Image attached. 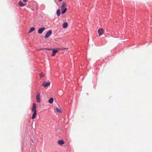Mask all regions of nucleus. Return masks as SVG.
<instances>
[{
    "label": "nucleus",
    "instance_id": "f257e3e1",
    "mask_svg": "<svg viewBox=\"0 0 152 152\" xmlns=\"http://www.w3.org/2000/svg\"><path fill=\"white\" fill-rule=\"evenodd\" d=\"M36 105L35 103H33L32 105V108L31 111L34 112L32 117V118L33 119L35 118L36 114L37 111L36 110Z\"/></svg>",
    "mask_w": 152,
    "mask_h": 152
},
{
    "label": "nucleus",
    "instance_id": "f03ea898",
    "mask_svg": "<svg viewBox=\"0 0 152 152\" xmlns=\"http://www.w3.org/2000/svg\"><path fill=\"white\" fill-rule=\"evenodd\" d=\"M52 33V31L51 30H49L48 31L45 35V38H48L51 35Z\"/></svg>",
    "mask_w": 152,
    "mask_h": 152
},
{
    "label": "nucleus",
    "instance_id": "7ed1b4c3",
    "mask_svg": "<svg viewBox=\"0 0 152 152\" xmlns=\"http://www.w3.org/2000/svg\"><path fill=\"white\" fill-rule=\"evenodd\" d=\"M52 53L51 54V56H54L56 53L58 52V49L57 48H53Z\"/></svg>",
    "mask_w": 152,
    "mask_h": 152
},
{
    "label": "nucleus",
    "instance_id": "20e7f679",
    "mask_svg": "<svg viewBox=\"0 0 152 152\" xmlns=\"http://www.w3.org/2000/svg\"><path fill=\"white\" fill-rule=\"evenodd\" d=\"M46 29L45 27H42L39 29L38 30V32L39 34H42L43 31Z\"/></svg>",
    "mask_w": 152,
    "mask_h": 152
},
{
    "label": "nucleus",
    "instance_id": "39448f33",
    "mask_svg": "<svg viewBox=\"0 0 152 152\" xmlns=\"http://www.w3.org/2000/svg\"><path fill=\"white\" fill-rule=\"evenodd\" d=\"M97 32L99 36H100L103 34L104 33V31L103 29L100 28L98 30Z\"/></svg>",
    "mask_w": 152,
    "mask_h": 152
},
{
    "label": "nucleus",
    "instance_id": "423d86ee",
    "mask_svg": "<svg viewBox=\"0 0 152 152\" xmlns=\"http://www.w3.org/2000/svg\"><path fill=\"white\" fill-rule=\"evenodd\" d=\"M50 82H46L45 81L42 83V85L44 87H45L49 86L50 84Z\"/></svg>",
    "mask_w": 152,
    "mask_h": 152
},
{
    "label": "nucleus",
    "instance_id": "0eeeda50",
    "mask_svg": "<svg viewBox=\"0 0 152 152\" xmlns=\"http://www.w3.org/2000/svg\"><path fill=\"white\" fill-rule=\"evenodd\" d=\"M36 99L37 101L38 102H40V94L39 93H38L37 94L36 96Z\"/></svg>",
    "mask_w": 152,
    "mask_h": 152
},
{
    "label": "nucleus",
    "instance_id": "6e6552de",
    "mask_svg": "<svg viewBox=\"0 0 152 152\" xmlns=\"http://www.w3.org/2000/svg\"><path fill=\"white\" fill-rule=\"evenodd\" d=\"M58 143L60 145H62L64 143V142L63 140H60L58 141Z\"/></svg>",
    "mask_w": 152,
    "mask_h": 152
},
{
    "label": "nucleus",
    "instance_id": "1a4fd4ad",
    "mask_svg": "<svg viewBox=\"0 0 152 152\" xmlns=\"http://www.w3.org/2000/svg\"><path fill=\"white\" fill-rule=\"evenodd\" d=\"M61 13L62 14H64L65 13L67 10L66 8H61Z\"/></svg>",
    "mask_w": 152,
    "mask_h": 152
},
{
    "label": "nucleus",
    "instance_id": "9d476101",
    "mask_svg": "<svg viewBox=\"0 0 152 152\" xmlns=\"http://www.w3.org/2000/svg\"><path fill=\"white\" fill-rule=\"evenodd\" d=\"M56 14L58 16H59L60 15L61 11L60 9H58L56 10Z\"/></svg>",
    "mask_w": 152,
    "mask_h": 152
},
{
    "label": "nucleus",
    "instance_id": "9b49d317",
    "mask_svg": "<svg viewBox=\"0 0 152 152\" xmlns=\"http://www.w3.org/2000/svg\"><path fill=\"white\" fill-rule=\"evenodd\" d=\"M19 5L20 7H23L24 6L25 4L23 3V2L21 1H20L19 2Z\"/></svg>",
    "mask_w": 152,
    "mask_h": 152
},
{
    "label": "nucleus",
    "instance_id": "f8f14e48",
    "mask_svg": "<svg viewBox=\"0 0 152 152\" xmlns=\"http://www.w3.org/2000/svg\"><path fill=\"white\" fill-rule=\"evenodd\" d=\"M68 26V24L67 22H65L63 24V27L64 28H66Z\"/></svg>",
    "mask_w": 152,
    "mask_h": 152
},
{
    "label": "nucleus",
    "instance_id": "ddd939ff",
    "mask_svg": "<svg viewBox=\"0 0 152 152\" xmlns=\"http://www.w3.org/2000/svg\"><path fill=\"white\" fill-rule=\"evenodd\" d=\"M35 29V28L34 27H31L28 33H31L32 32L34 31Z\"/></svg>",
    "mask_w": 152,
    "mask_h": 152
},
{
    "label": "nucleus",
    "instance_id": "4468645a",
    "mask_svg": "<svg viewBox=\"0 0 152 152\" xmlns=\"http://www.w3.org/2000/svg\"><path fill=\"white\" fill-rule=\"evenodd\" d=\"M66 3L64 2H63L62 3L61 8H66Z\"/></svg>",
    "mask_w": 152,
    "mask_h": 152
},
{
    "label": "nucleus",
    "instance_id": "2eb2a0df",
    "mask_svg": "<svg viewBox=\"0 0 152 152\" xmlns=\"http://www.w3.org/2000/svg\"><path fill=\"white\" fill-rule=\"evenodd\" d=\"M53 98H50L48 101V102L50 104H52L53 102Z\"/></svg>",
    "mask_w": 152,
    "mask_h": 152
},
{
    "label": "nucleus",
    "instance_id": "dca6fc26",
    "mask_svg": "<svg viewBox=\"0 0 152 152\" xmlns=\"http://www.w3.org/2000/svg\"><path fill=\"white\" fill-rule=\"evenodd\" d=\"M56 110L58 113H61V109L58 107H56Z\"/></svg>",
    "mask_w": 152,
    "mask_h": 152
},
{
    "label": "nucleus",
    "instance_id": "f3484780",
    "mask_svg": "<svg viewBox=\"0 0 152 152\" xmlns=\"http://www.w3.org/2000/svg\"><path fill=\"white\" fill-rule=\"evenodd\" d=\"M45 76L44 74L42 73V72L39 75V76L40 77H44Z\"/></svg>",
    "mask_w": 152,
    "mask_h": 152
},
{
    "label": "nucleus",
    "instance_id": "a211bd4d",
    "mask_svg": "<svg viewBox=\"0 0 152 152\" xmlns=\"http://www.w3.org/2000/svg\"><path fill=\"white\" fill-rule=\"evenodd\" d=\"M23 1L24 2H26L27 1V0H23Z\"/></svg>",
    "mask_w": 152,
    "mask_h": 152
},
{
    "label": "nucleus",
    "instance_id": "6ab92c4d",
    "mask_svg": "<svg viewBox=\"0 0 152 152\" xmlns=\"http://www.w3.org/2000/svg\"><path fill=\"white\" fill-rule=\"evenodd\" d=\"M49 49V48H45V49H46V50H49V49Z\"/></svg>",
    "mask_w": 152,
    "mask_h": 152
},
{
    "label": "nucleus",
    "instance_id": "aec40b11",
    "mask_svg": "<svg viewBox=\"0 0 152 152\" xmlns=\"http://www.w3.org/2000/svg\"><path fill=\"white\" fill-rule=\"evenodd\" d=\"M63 0H59V1L60 2V1H62Z\"/></svg>",
    "mask_w": 152,
    "mask_h": 152
},
{
    "label": "nucleus",
    "instance_id": "412c9836",
    "mask_svg": "<svg viewBox=\"0 0 152 152\" xmlns=\"http://www.w3.org/2000/svg\"><path fill=\"white\" fill-rule=\"evenodd\" d=\"M114 38H118V37H114Z\"/></svg>",
    "mask_w": 152,
    "mask_h": 152
}]
</instances>
